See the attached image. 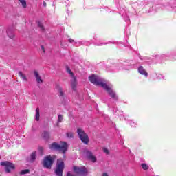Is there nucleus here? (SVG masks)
<instances>
[{
    "mask_svg": "<svg viewBox=\"0 0 176 176\" xmlns=\"http://www.w3.org/2000/svg\"><path fill=\"white\" fill-rule=\"evenodd\" d=\"M67 176H76V175L72 174L71 172H68V173H67Z\"/></svg>",
    "mask_w": 176,
    "mask_h": 176,
    "instance_id": "28",
    "label": "nucleus"
},
{
    "mask_svg": "<svg viewBox=\"0 0 176 176\" xmlns=\"http://www.w3.org/2000/svg\"><path fill=\"white\" fill-rule=\"evenodd\" d=\"M102 176H109V175H108L107 173H102Z\"/></svg>",
    "mask_w": 176,
    "mask_h": 176,
    "instance_id": "31",
    "label": "nucleus"
},
{
    "mask_svg": "<svg viewBox=\"0 0 176 176\" xmlns=\"http://www.w3.org/2000/svg\"><path fill=\"white\" fill-rule=\"evenodd\" d=\"M139 74L141 75H144V76H148V72H146V70L144 69V67L140 66L138 69Z\"/></svg>",
    "mask_w": 176,
    "mask_h": 176,
    "instance_id": "12",
    "label": "nucleus"
},
{
    "mask_svg": "<svg viewBox=\"0 0 176 176\" xmlns=\"http://www.w3.org/2000/svg\"><path fill=\"white\" fill-rule=\"evenodd\" d=\"M54 162V158L53 157L48 155L45 157L44 161L43 162V166L45 168H52V166L53 165V162Z\"/></svg>",
    "mask_w": 176,
    "mask_h": 176,
    "instance_id": "6",
    "label": "nucleus"
},
{
    "mask_svg": "<svg viewBox=\"0 0 176 176\" xmlns=\"http://www.w3.org/2000/svg\"><path fill=\"white\" fill-rule=\"evenodd\" d=\"M7 34L8 36H9V38H10V39H13L14 38V33H13V31L12 30H8L7 31Z\"/></svg>",
    "mask_w": 176,
    "mask_h": 176,
    "instance_id": "16",
    "label": "nucleus"
},
{
    "mask_svg": "<svg viewBox=\"0 0 176 176\" xmlns=\"http://www.w3.org/2000/svg\"><path fill=\"white\" fill-rule=\"evenodd\" d=\"M35 160H36V151L33 152L31 154L30 159L29 162H30V163H34V162H35Z\"/></svg>",
    "mask_w": 176,
    "mask_h": 176,
    "instance_id": "13",
    "label": "nucleus"
},
{
    "mask_svg": "<svg viewBox=\"0 0 176 176\" xmlns=\"http://www.w3.org/2000/svg\"><path fill=\"white\" fill-rule=\"evenodd\" d=\"M77 133L82 142H83L85 145H87L89 144V136L85 133V131L82 129V128H78Z\"/></svg>",
    "mask_w": 176,
    "mask_h": 176,
    "instance_id": "4",
    "label": "nucleus"
},
{
    "mask_svg": "<svg viewBox=\"0 0 176 176\" xmlns=\"http://www.w3.org/2000/svg\"><path fill=\"white\" fill-rule=\"evenodd\" d=\"M157 79H164V76L162 74H158L157 76Z\"/></svg>",
    "mask_w": 176,
    "mask_h": 176,
    "instance_id": "26",
    "label": "nucleus"
},
{
    "mask_svg": "<svg viewBox=\"0 0 176 176\" xmlns=\"http://www.w3.org/2000/svg\"><path fill=\"white\" fill-rule=\"evenodd\" d=\"M85 155L93 163H96V162H97V157H96L91 151H85Z\"/></svg>",
    "mask_w": 176,
    "mask_h": 176,
    "instance_id": "9",
    "label": "nucleus"
},
{
    "mask_svg": "<svg viewBox=\"0 0 176 176\" xmlns=\"http://www.w3.org/2000/svg\"><path fill=\"white\" fill-rule=\"evenodd\" d=\"M149 12H151V10H149L147 11V13H149Z\"/></svg>",
    "mask_w": 176,
    "mask_h": 176,
    "instance_id": "34",
    "label": "nucleus"
},
{
    "mask_svg": "<svg viewBox=\"0 0 176 176\" xmlns=\"http://www.w3.org/2000/svg\"><path fill=\"white\" fill-rule=\"evenodd\" d=\"M19 75L20 78H21V79L23 80H25V82L28 81V79L27 78V76H25V74H23V72H19Z\"/></svg>",
    "mask_w": 176,
    "mask_h": 176,
    "instance_id": "15",
    "label": "nucleus"
},
{
    "mask_svg": "<svg viewBox=\"0 0 176 176\" xmlns=\"http://www.w3.org/2000/svg\"><path fill=\"white\" fill-rule=\"evenodd\" d=\"M34 74L36 78V82L38 83V85H42V83H43V80L42 79L41 75H39V73H38L36 71H34Z\"/></svg>",
    "mask_w": 176,
    "mask_h": 176,
    "instance_id": "10",
    "label": "nucleus"
},
{
    "mask_svg": "<svg viewBox=\"0 0 176 176\" xmlns=\"http://www.w3.org/2000/svg\"><path fill=\"white\" fill-rule=\"evenodd\" d=\"M89 79L91 83L96 85V86H100L102 89H104L108 93L109 96L113 98V100H118V95L113 89H112V85L109 84H107L105 80L102 79L101 77L96 75H92L89 77Z\"/></svg>",
    "mask_w": 176,
    "mask_h": 176,
    "instance_id": "1",
    "label": "nucleus"
},
{
    "mask_svg": "<svg viewBox=\"0 0 176 176\" xmlns=\"http://www.w3.org/2000/svg\"><path fill=\"white\" fill-rule=\"evenodd\" d=\"M63 116L62 115H59L58 117V123H61L63 122Z\"/></svg>",
    "mask_w": 176,
    "mask_h": 176,
    "instance_id": "23",
    "label": "nucleus"
},
{
    "mask_svg": "<svg viewBox=\"0 0 176 176\" xmlns=\"http://www.w3.org/2000/svg\"><path fill=\"white\" fill-rule=\"evenodd\" d=\"M43 138H45V140H49V138L50 137V134L49 133L48 131H43Z\"/></svg>",
    "mask_w": 176,
    "mask_h": 176,
    "instance_id": "18",
    "label": "nucleus"
},
{
    "mask_svg": "<svg viewBox=\"0 0 176 176\" xmlns=\"http://www.w3.org/2000/svg\"><path fill=\"white\" fill-rule=\"evenodd\" d=\"M38 152L41 155H43V147H38Z\"/></svg>",
    "mask_w": 176,
    "mask_h": 176,
    "instance_id": "25",
    "label": "nucleus"
},
{
    "mask_svg": "<svg viewBox=\"0 0 176 176\" xmlns=\"http://www.w3.org/2000/svg\"><path fill=\"white\" fill-rule=\"evenodd\" d=\"M1 166H3V167H5L6 173H12V170L16 168L14 164L8 161L1 162Z\"/></svg>",
    "mask_w": 176,
    "mask_h": 176,
    "instance_id": "5",
    "label": "nucleus"
},
{
    "mask_svg": "<svg viewBox=\"0 0 176 176\" xmlns=\"http://www.w3.org/2000/svg\"><path fill=\"white\" fill-rule=\"evenodd\" d=\"M67 138H74V133L72 132H69L66 133Z\"/></svg>",
    "mask_w": 176,
    "mask_h": 176,
    "instance_id": "20",
    "label": "nucleus"
},
{
    "mask_svg": "<svg viewBox=\"0 0 176 176\" xmlns=\"http://www.w3.org/2000/svg\"><path fill=\"white\" fill-rule=\"evenodd\" d=\"M40 118H41V114L39 113V107H37L36 109L35 120H36V122H39Z\"/></svg>",
    "mask_w": 176,
    "mask_h": 176,
    "instance_id": "14",
    "label": "nucleus"
},
{
    "mask_svg": "<svg viewBox=\"0 0 176 176\" xmlns=\"http://www.w3.org/2000/svg\"><path fill=\"white\" fill-rule=\"evenodd\" d=\"M19 2L22 5V8H23V9L27 8V1H25V0H19Z\"/></svg>",
    "mask_w": 176,
    "mask_h": 176,
    "instance_id": "19",
    "label": "nucleus"
},
{
    "mask_svg": "<svg viewBox=\"0 0 176 176\" xmlns=\"http://www.w3.org/2000/svg\"><path fill=\"white\" fill-rule=\"evenodd\" d=\"M50 149L52 151H58L61 153H65L68 151V144L65 142H60V144L54 142L50 145Z\"/></svg>",
    "mask_w": 176,
    "mask_h": 176,
    "instance_id": "2",
    "label": "nucleus"
},
{
    "mask_svg": "<svg viewBox=\"0 0 176 176\" xmlns=\"http://www.w3.org/2000/svg\"><path fill=\"white\" fill-rule=\"evenodd\" d=\"M38 25L39 28L42 30V31H43V30H45V28L43 27V23H38Z\"/></svg>",
    "mask_w": 176,
    "mask_h": 176,
    "instance_id": "24",
    "label": "nucleus"
},
{
    "mask_svg": "<svg viewBox=\"0 0 176 176\" xmlns=\"http://www.w3.org/2000/svg\"><path fill=\"white\" fill-rule=\"evenodd\" d=\"M104 45H107V43H101L100 44H98V43L96 44V46H102Z\"/></svg>",
    "mask_w": 176,
    "mask_h": 176,
    "instance_id": "27",
    "label": "nucleus"
},
{
    "mask_svg": "<svg viewBox=\"0 0 176 176\" xmlns=\"http://www.w3.org/2000/svg\"><path fill=\"white\" fill-rule=\"evenodd\" d=\"M131 125L132 126V127H135V122H131Z\"/></svg>",
    "mask_w": 176,
    "mask_h": 176,
    "instance_id": "29",
    "label": "nucleus"
},
{
    "mask_svg": "<svg viewBox=\"0 0 176 176\" xmlns=\"http://www.w3.org/2000/svg\"><path fill=\"white\" fill-rule=\"evenodd\" d=\"M43 6H46V2H43Z\"/></svg>",
    "mask_w": 176,
    "mask_h": 176,
    "instance_id": "33",
    "label": "nucleus"
},
{
    "mask_svg": "<svg viewBox=\"0 0 176 176\" xmlns=\"http://www.w3.org/2000/svg\"><path fill=\"white\" fill-rule=\"evenodd\" d=\"M28 173H30V170L25 169V170L21 171L20 174H21V175H24V174H28Z\"/></svg>",
    "mask_w": 176,
    "mask_h": 176,
    "instance_id": "21",
    "label": "nucleus"
},
{
    "mask_svg": "<svg viewBox=\"0 0 176 176\" xmlns=\"http://www.w3.org/2000/svg\"><path fill=\"white\" fill-rule=\"evenodd\" d=\"M141 167L144 171H146V170H149V165H148V164L146 163H142L141 164Z\"/></svg>",
    "mask_w": 176,
    "mask_h": 176,
    "instance_id": "17",
    "label": "nucleus"
},
{
    "mask_svg": "<svg viewBox=\"0 0 176 176\" xmlns=\"http://www.w3.org/2000/svg\"><path fill=\"white\" fill-rule=\"evenodd\" d=\"M56 90H58V91L59 93L60 98H64V91L63 90V88L59 85H56Z\"/></svg>",
    "mask_w": 176,
    "mask_h": 176,
    "instance_id": "11",
    "label": "nucleus"
},
{
    "mask_svg": "<svg viewBox=\"0 0 176 176\" xmlns=\"http://www.w3.org/2000/svg\"><path fill=\"white\" fill-rule=\"evenodd\" d=\"M162 57H164V55H162Z\"/></svg>",
    "mask_w": 176,
    "mask_h": 176,
    "instance_id": "35",
    "label": "nucleus"
},
{
    "mask_svg": "<svg viewBox=\"0 0 176 176\" xmlns=\"http://www.w3.org/2000/svg\"><path fill=\"white\" fill-rule=\"evenodd\" d=\"M66 70L67 72H68V74H70V76L72 78V87L73 89V90H75L76 89V77L75 76V75H74V72H72V71H71V69H69V67H66Z\"/></svg>",
    "mask_w": 176,
    "mask_h": 176,
    "instance_id": "7",
    "label": "nucleus"
},
{
    "mask_svg": "<svg viewBox=\"0 0 176 176\" xmlns=\"http://www.w3.org/2000/svg\"><path fill=\"white\" fill-rule=\"evenodd\" d=\"M69 42H70V43H73V42H74V41L72 38H69Z\"/></svg>",
    "mask_w": 176,
    "mask_h": 176,
    "instance_id": "30",
    "label": "nucleus"
},
{
    "mask_svg": "<svg viewBox=\"0 0 176 176\" xmlns=\"http://www.w3.org/2000/svg\"><path fill=\"white\" fill-rule=\"evenodd\" d=\"M102 151L104 153H106V155H109V150H108V148L103 147Z\"/></svg>",
    "mask_w": 176,
    "mask_h": 176,
    "instance_id": "22",
    "label": "nucleus"
},
{
    "mask_svg": "<svg viewBox=\"0 0 176 176\" xmlns=\"http://www.w3.org/2000/svg\"><path fill=\"white\" fill-rule=\"evenodd\" d=\"M41 49H42L43 52H45V47H43V45H41Z\"/></svg>",
    "mask_w": 176,
    "mask_h": 176,
    "instance_id": "32",
    "label": "nucleus"
},
{
    "mask_svg": "<svg viewBox=\"0 0 176 176\" xmlns=\"http://www.w3.org/2000/svg\"><path fill=\"white\" fill-rule=\"evenodd\" d=\"M64 167V161L61 159L58 160L56 163V168L54 170V173L56 176H63Z\"/></svg>",
    "mask_w": 176,
    "mask_h": 176,
    "instance_id": "3",
    "label": "nucleus"
},
{
    "mask_svg": "<svg viewBox=\"0 0 176 176\" xmlns=\"http://www.w3.org/2000/svg\"><path fill=\"white\" fill-rule=\"evenodd\" d=\"M73 170L76 174L78 175H86L87 174V169L85 166L78 167L74 166Z\"/></svg>",
    "mask_w": 176,
    "mask_h": 176,
    "instance_id": "8",
    "label": "nucleus"
}]
</instances>
